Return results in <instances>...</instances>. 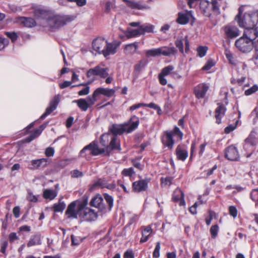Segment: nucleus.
Here are the masks:
<instances>
[{
    "label": "nucleus",
    "mask_w": 258,
    "mask_h": 258,
    "mask_svg": "<svg viewBox=\"0 0 258 258\" xmlns=\"http://www.w3.org/2000/svg\"><path fill=\"white\" fill-rule=\"evenodd\" d=\"M242 12L239 8L238 14L235 16L234 20L239 26L243 28H253L258 24V11L252 13H245L242 16Z\"/></svg>",
    "instance_id": "1"
},
{
    "label": "nucleus",
    "mask_w": 258,
    "mask_h": 258,
    "mask_svg": "<svg viewBox=\"0 0 258 258\" xmlns=\"http://www.w3.org/2000/svg\"><path fill=\"white\" fill-rule=\"evenodd\" d=\"M220 6L219 2L215 0H212L211 3L207 0H201L199 4L200 12L208 18H210L212 14L218 15L220 14Z\"/></svg>",
    "instance_id": "2"
},
{
    "label": "nucleus",
    "mask_w": 258,
    "mask_h": 258,
    "mask_svg": "<svg viewBox=\"0 0 258 258\" xmlns=\"http://www.w3.org/2000/svg\"><path fill=\"white\" fill-rule=\"evenodd\" d=\"M74 20L73 16H60L54 15L52 13L50 15L47 21V25L52 29H58L67 23Z\"/></svg>",
    "instance_id": "3"
},
{
    "label": "nucleus",
    "mask_w": 258,
    "mask_h": 258,
    "mask_svg": "<svg viewBox=\"0 0 258 258\" xmlns=\"http://www.w3.org/2000/svg\"><path fill=\"white\" fill-rule=\"evenodd\" d=\"M177 50L174 47H161L157 48H153L146 50V56L149 57H156L161 55L170 56L175 55Z\"/></svg>",
    "instance_id": "4"
},
{
    "label": "nucleus",
    "mask_w": 258,
    "mask_h": 258,
    "mask_svg": "<svg viewBox=\"0 0 258 258\" xmlns=\"http://www.w3.org/2000/svg\"><path fill=\"white\" fill-rule=\"evenodd\" d=\"M89 150L90 153L89 155L92 156H97L105 153V149L99 148L98 142L94 141L90 143L89 145L84 147L80 152L79 156L86 157L87 154L86 151Z\"/></svg>",
    "instance_id": "5"
},
{
    "label": "nucleus",
    "mask_w": 258,
    "mask_h": 258,
    "mask_svg": "<svg viewBox=\"0 0 258 258\" xmlns=\"http://www.w3.org/2000/svg\"><path fill=\"white\" fill-rule=\"evenodd\" d=\"M250 40L242 35L235 41V45L239 50L242 52H250L253 46L255 48V42Z\"/></svg>",
    "instance_id": "6"
},
{
    "label": "nucleus",
    "mask_w": 258,
    "mask_h": 258,
    "mask_svg": "<svg viewBox=\"0 0 258 258\" xmlns=\"http://www.w3.org/2000/svg\"><path fill=\"white\" fill-rule=\"evenodd\" d=\"M31 10L37 19H46L47 21L51 12L41 6L32 5Z\"/></svg>",
    "instance_id": "7"
},
{
    "label": "nucleus",
    "mask_w": 258,
    "mask_h": 258,
    "mask_svg": "<svg viewBox=\"0 0 258 258\" xmlns=\"http://www.w3.org/2000/svg\"><path fill=\"white\" fill-rule=\"evenodd\" d=\"M243 35L251 41L255 42V50L258 51V26L244 28Z\"/></svg>",
    "instance_id": "8"
},
{
    "label": "nucleus",
    "mask_w": 258,
    "mask_h": 258,
    "mask_svg": "<svg viewBox=\"0 0 258 258\" xmlns=\"http://www.w3.org/2000/svg\"><path fill=\"white\" fill-rule=\"evenodd\" d=\"M108 68H102L98 65L93 68L90 69L87 71L86 75L89 78L95 76H98L101 78H105L108 76Z\"/></svg>",
    "instance_id": "9"
},
{
    "label": "nucleus",
    "mask_w": 258,
    "mask_h": 258,
    "mask_svg": "<svg viewBox=\"0 0 258 258\" xmlns=\"http://www.w3.org/2000/svg\"><path fill=\"white\" fill-rule=\"evenodd\" d=\"M222 29L226 37L228 39H234L239 35V30L238 28L231 24L224 26Z\"/></svg>",
    "instance_id": "10"
},
{
    "label": "nucleus",
    "mask_w": 258,
    "mask_h": 258,
    "mask_svg": "<svg viewBox=\"0 0 258 258\" xmlns=\"http://www.w3.org/2000/svg\"><path fill=\"white\" fill-rule=\"evenodd\" d=\"M105 149V155L109 156L110 152L112 150L121 151V149L120 145V141L117 139V137L115 136H111L110 140L107 148Z\"/></svg>",
    "instance_id": "11"
},
{
    "label": "nucleus",
    "mask_w": 258,
    "mask_h": 258,
    "mask_svg": "<svg viewBox=\"0 0 258 258\" xmlns=\"http://www.w3.org/2000/svg\"><path fill=\"white\" fill-rule=\"evenodd\" d=\"M183 41L185 44V52L187 54L190 51V44L188 39V36L186 35L184 38L182 39L181 38H178L174 41V44L176 48L179 50V51L181 53H184L183 48Z\"/></svg>",
    "instance_id": "12"
},
{
    "label": "nucleus",
    "mask_w": 258,
    "mask_h": 258,
    "mask_svg": "<svg viewBox=\"0 0 258 258\" xmlns=\"http://www.w3.org/2000/svg\"><path fill=\"white\" fill-rule=\"evenodd\" d=\"M60 98L58 95L54 96L53 99L50 101L49 105L46 108L45 112L40 116V119H44L47 115L50 114L57 107Z\"/></svg>",
    "instance_id": "13"
},
{
    "label": "nucleus",
    "mask_w": 258,
    "mask_h": 258,
    "mask_svg": "<svg viewBox=\"0 0 258 258\" xmlns=\"http://www.w3.org/2000/svg\"><path fill=\"white\" fill-rule=\"evenodd\" d=\"M225 157L229 160L237 161L239 158V155L237 148L231 145L225 149Z\"/></svg>",
    "instance_id": "14"
},
{
    "label": "nucleus",
    "mask_w": 258,
    "mask_h": 258,
    "mask_svg": "<svg viewBox=\"0 0 258 258\" xmlns=\"http://www.w3.org/2000/svg\"><path fill=\"white\" fill-rule=\"evenodd\" d=\"M106 42L107 40L103 38L99 37L96 38L92 42L93 49L99 53L103 54V52H104L106 46Z\"/></svg>",
    "instance_id": "15"
},
{
    "label": "nucleus",
    "mask_w": 258,
    "mask_h": 258,
    "mask_svg": "<svg viewBox=\"0 0 258 258\" xmlns=\"http://www.w3.org/2000/svg\"><path fill=\"white\" fill-rule=\"evenodd\" d=\"M209 89V86L205 83H201L194 88V93L198 99L203 98Z\"/></svg>",
    "instance_id": "16"
},
{
    "label": "nucleus",
    "mask_w": 258,
    "mask_h": 258,
    "mask_svg": "<svg viewBox=\"0 0 258 258\" xmlns=\"http://www.w3.org/2000/svg\"><path fill=\"white\" fill-rule=\"evenodd\" d=\"M78 201H73L68 206L65 214L68 219H77L79 213L76 209Z\"/></svg>",
    "instance_id": "17"
},
{
    "label": "nucleus",
    "mask_w": 258,
    "mask_h": 258,
    "mask_svg": "<svg viewBox=\"0 0 258 258\" xmlns=\"http://www.w3.org/2000/svg\"><path fill=\"white\" fill-rule=\"evenodd\" d=\"M149 179L139 180L133 183V190L135 192H140L145 191L148 188Z\"/></svg>",
    "instance_id": "18"
},
{
    "label": "nucleus",
    "mask_w": 258,
    "mask_h": 258,
    "mask_svg": "<svg viewBox=\"0 0 258 258\" xmlns=\"http://www.w3.org/2000/svg\"><path fill=\"white\" fill-rule=\"evenodd\" d=\"M79 217L83 220L91 221L97 218V214L94 210L89 208H85L82 213H80Z\"/></svg>",
    "instance_id": "19"
},
{
    "label": "nucleus",
    "mask_w": 258,
    "mask_h": 258,
    "mask_svg": "<svg viewBox=\"0 0 258 258\" xmlns=\"http://www.w3.org/2000/svg\"><path fill=\"white\" fill-rule=\"evenodd\" d=\"M175 154L177 160L184 161L188 156V152L184 145H179L175 149Z\"/></svg>",
    "instance_id": "20"
},
{
    "label": "nucleus",
    "mask_w": 258,
    "mask_h": 258,
    "mask_svg": "<svg viewBox=\"0 0 258 258\" xmlns=\"http://www.w3.org/2000/svg\"><path fill=\"white\" fill-rule=\"evenodd\" d=\"M47 158L32 160L28 168L32 170L39 169L41 167L45 168L47 165Z\"/></svg>",
    "instance_id": "21"
},
{
    "label": "nucleus",
    "mask_w": 258,
    "mask_h": 258,
    "mask_svg": "<svg viewBox=\"0 0 258 258\" xmlns=\"http://www.w3.org/2000/svg\"><path fill=\"white\" fill-rule=\"evenodd\" d=\"M126 126H128L127 123H124L121 125L112 124L109 127V131L112 134V136L121 135L124 132H126Z\"/></svg>",
    "instance_id": "22"
},
{
    "label": "nucleus",
    "mask_w": 258,
    "mask_h": 258,
    "mask_svg": "<svg viewBox=\"0 0 258 258\" xmlns=\"http://www.w3.org/2000/svg\"><path fill=\"white\" fill-rule=\"evenodd\" d=\"M183 192L180 188H177L173 191L172 200L174 202H179V205L182 206L185 204Z\"/></svg>",
    "instance_id": "23"
},
{
    "label": "nucleus",
    "mask_w": 258,
    "mask_h": 258,
    "mask_svg": "<svg viewBox=\"0 0 258 258\" xmlns=\"http://www.w3.org/2000/svg\"><path fill=\"white\" fill-rule=\"evenodd\" d=\"M165 136L162 138V142L163 145L167 146L169 149L172 150L174 144V140L173 139L172 132L166 131L164 133Z\"/></svg>",
    "instance_id": "24"
},
{
    "label": "nucleus",
    "mask_w": 258,
    "mask_h": 258,
    "mask_svg": "<svg viewBox=\"0 0 258 258\" xmlns=\"http://www.w3.org/2000/svg\"><path fill=\"white\" fill-rule=\"evenodd\" d=\"M120 45V42H117L116 41H113L111 43H108L106 42V46L105 48L104 52H103V55L106 57L110 54H113L115 53L117 48Z\"/></svg>",
    "instance_id": "25"
},
{
    "label": "nucleus",
    "mask_w": 258,
    "mask_h": 258,
    "mask_svg": "<svg viewBox=\"0 0 258 258\" xmlns=\"http://www.w3.org/2000/svg\"><path fill=\"white\" fill-rule=\"evenodd\" d=\"M226 108L222 103H218V107L215 111V117L216 118V122L218 124L221 123V118L225 115Z\"/></svg>",
    "instance_id": "26"
},
{
    "label": "nucleus",
    "mask_w": 258,
    "mask_h": 258,
    "mask_svg": "<svg viewBox=\"0 0 258 258\" xmlns=\"http://www.w3.org/2000/svg\"><path fill=\"white\" fill-rule=\"evenodd\" d=\"M103 202V198L100 195H97L92 199L90 204L92 207L102 210L105 209V205Z\"/></svg>",
    "instance_id": "27"
},
{
    "label": "nucleus",
    "mask_w": 258,
    "mask_h": 258,
    "mask_svg": "<svg viewBox=\"0 0 258 258\" xmlns=\"http://www.w3.org/2000/svg\"><path fill=\"white\" fill-rule=\"evenodd\" d=\"M139 122V118L136 115L132 116L127 123L128 124L130 123V125L126 126V133H130L135 130L138 127Z\"/></svg>",
    "instance_id": "28"
},
{
    "label": "nucleus",
    "mask_w": 258,
    "mask_h": 258,
    "mask_svg": "<svg viewBox=\"0 0 258 258\" xmlns=\"http://www.w3.org/2000/svg\"><path fill=\"white\" fill-rule=\"evenodd\" d=\"M245 145L255 146L258 143V134L251 131L248 137L245 140Z\"/></svg>",
    "instance_id": "29"
},
{
    "label": "nucleus",
    "mask_w": 258,
    "mask_h": 258,
    "mask_svg": "<svg viewBox=\"0 0 258 258\" xmlns=\"http://www.w3.org/2000/svg\"><path fill=\"white\" fill-rule=\"evenodd\" d=\"M19 20L21 24L26 27H33L36 25V22L35 20L30 17H21Z\"/></svg>",
    "instance_id": "30"
},
{
    "label": "nucleus",
    "mask_w": 258,
    "mask_h": 258,
    "mask_svg": "<svg viewBox=\"0 0 258 258\" xmlns=\"http://www.w3.org/2000/svg\"><path fill=\"white\" fill-rule=\"evenodd\" d=\"M123 2L126 3L128 7L132 9L143 10L148 9V7L145 5H142L139 3L129 0H122Z\"/></svg>",
    "instance_id": "31"
},
{
    "label": "nucleus",
    "mask_w": 258,
    "mask_h": 258,
    "mask_svg": "<svg viewBox=\"0 0 258 258\" xmlns=\"http://www.w3.org/2000/svg\"><path fill=\"white\" fill-rule=\"evenodd\" d=\"M138 47L137 42L126 44L124 49V52L127 55L134 54Z\"/></svg>",
    "instance_id": "32"
},
{
    "label": "nucleus",
    "mask_w": 258,
    "mask_h": 258,
    "mask_svg": "<svg viewBox=\"0 0 258 258\" xmlns=\"http://www.w3.org/2000/svg\"><path fill=\"white\" fill-rule=\"evenodd\" d=\"M95 90L98 95L102 94L108 97L113 96L115 92L113 89L104 88L101 87L98 88Z\"/></svg>",
    "instance_id": "33"
},
{
    "label": "nucleus",
    "mask_w": 258,
    "mask_h": 258,
    "mask_svg": "<svg viewBox=\"0 0 258 258\" xmlns=\"http://www.w3.org/2000/svg\"><path fill=\"white\" fill-rule=\"evenodd\" d=\"M41 244V236L40 234H37L31 237L30 240L27 243V246L31 247L35 245Z\"/></svg>",
    "instance_id": "34"
},
{
    "label": "nucleus",
    "mask_w": 258,
    "mask_h": 258,
    "mask_svg": "<svg viewBox=\"0 0 258 258\" xmlns=\"http://www.w3.org/2000/svg\"><path fill=\"white\" fill-rule=\"evenodd\" d=\"M189 18L186 13L179 12L178 14V17L176 19V22L181 25H185L188 23Z\"/></svg>",
    "instance_id": "35"
},
{
    "label": "nucleus",
    "mask_w": 258,
    "mask_h": 258,
    "mask_svg": "<svg viewBox=\"0 0 258 258\" xmlns=\"http://www.w3.org/2000/svg\"><path fill=\"white\" fill-rule=\"evenodd\" d=\"M74 103H77L78 106L83 111H86L88 109L89 104H87V101L85 99H80L73 101Z\"/></svg>",
    "instance_id": "36"
},
{
    "label": "nucleus",
    "mask_w": 258,
    "mask_h": 258,
    "mask_svg": "<svg viewBox=\"0 0 258 258\" xmlns=\"http://www.w3.org/2000/svg\"><path fill=\"white\" fill-rule=\"evenodd\" d=\"M57 196V192L53 189H47L43 191V197L45 199L52 200Z\"/></svg>",
    "instance_id": "37"
},
{
    "label": "nucleus",
    "mask_w": 258,
    "mask_h": 258,
    "mask_svg": "<svg viewBox=\"0 0 258 258\" xmlns=\"http://www.w3.org/2000/svg\"><path fill=\"white\" fill-rule=\"evenodd\" d=\"M148 60L146 58H143L140 60L134 66V70L136 72L140 73L147 65Z\"/></svg>",
    "instance_id": "38"
},
{
    "label": "nucleus",
    "mask_w": 258,
    "mask_h": 258,
    "mask_svg": "<svg viewBox=\"0 0 258 258\" xmlns=\"http://www.w3.org/2000/svg\"><path fill=\"white\" fill-rule=\"evenodd\" d=\"M111 135L109 133H106L102 135L100 139V143L101 145L104 147V148H107V146L109 144V141L110 140Z\"/></svg>",
    "instance_id": "39"
},
{
    "label": "nucleus",
    "mask_w": 258,
    "mask_h": 258,
    "mask_svg": "<svg viewBox=\"0 0 258 258\" xmlns=\"http://www.w3.org/2000/svg\"><path fill=\"white\" fill-rule=\"evenodd\" d=\"M142 31H141L139 27L138 28L136 29L130 30L128 31L126 34V36L127 38L136 37L137 36L142 35Z\"/></svg>",
    "instance_id": "40"
},
{
    "label": "nucleus",
    "mask_w": 258,
    "mask_h": 258,
    "mask_svg": "<svg viewBox=\"0 0 258 258\" xmlns=\"http://www.w3.org/2000/svg\"><path fill=\"white\" fill-rule=\"evenodd\" d=\"M140 28L142 31V34H144L146 32H153L154 26L151 24H145L140 26Z\"/></svg>",
    "instance_id": "41"
},
{
    "label": "nucleus",
    "mask_w": 258,
    "mask_h": 258,
    "mask_svg": "<svg viewBox=\"0 0 258 258\" xmlns=\"http://www.w3.org/2000/svg\"><path fill=\"white\" fill-rule=\"evenodd\" d=\"M66 204L63 202H59L57 204H55L53 207V210L54 212H62L63 210L65 209Z\"/></svg>",
    "instance_id": "42"
},
{
    "label": "nucleus",
    "mask_w": 258,
    "mask_h": 258,
    "mask_svg": "<svg viewBox=\"0 0 258 258\" xmlns=\"http://www.w3.org/2000/svg\"><path fill=\"white\" fill-rule=\"evenodd\" d=\"M98 96L97 92L95 90L91 96H89L87 97V104H89L90 107L92 105H94L97 100V97Z\"/></svg>",
    "instance_id": "43"
},
{
    "label": "nucleus",
    "mask_w": 258,
    "mask_h": 258,
    "mask_svg": "<svg viewBox=\"0 0 258 258\" xmlns=\"http://www.w3.org/2000/svg\"><path fill=\"white\" fill-rule=\"evenodd\" d=\"M103 197L107 204L108 205V208L110 211L113 206V199L112 196L106 193L103 194Z\"/></svg>",
    "instance_id": "44"
},
{
    "label": "nucleus",
    "mask_w": 258,
    "mask_h": 258,
    "mask_svg": "<svg viewBox=\"0 0 258 258\" xmlns=\"http://www.w3.org/2000/svg\"><path fill=\"white\" fill-rule=\"evenodd\" d=\"M173 69L174 67L173 66L169 65L163 68L160 74L164 76L171 75Z\"/></svg>",
    "instance_id": "45"
},
{
    "label": "nucleus",
    "mask_w": 258,
    "mask_h": 258,
    "mask_svg": "<svg viewBox=\"0 0 258 258\" xmlns=\"http://www.w3.org/2000/svg\"><path fill=\"white\" fill-rule=\"evenodd\" d=\"M106 180L105 178H99L98 180L95 181L94 184H93L92 186L93 187H95L96 186H100L101 188H104L105 187L106 184Z\"/></svg>",
    "instance_id": "46"
},
{
    "label": "nucleus",
    "mask_w": 258,
    "mask_h": 258,
    "mask_svg": "<svg viewBox=\"0 0 258 258\" xmlns=\"http://www.w3.org/2000/svg\"><path fill=\"white\" fill-rule=\"evenodd\" d=\"M208 49V47L206 46H199L197 49L198 56H199L200 57H204L206 55Z\"/></svg>",
    "instance_id": "47"
},
{
    "label": "nucleus",
    "mask_w": 258,
    "mask_h": 258,
    "mask_svg": "<svg viewBox=\"0 0 258 258\" xmlns=\"http://www.w3.org/2000/svg\"><path fill=\"white\" fill-rule=\"evenodd\" d=\"M135 173V172L134 171V169L132 167L124 168L121 171V174L125 176L132 177Z\"/></svg>",
    "instance_id": "48"
},
{
    "label": "nucleus",
    "mask_w": 258,
    "mask_h": 258,
    "mask_svg": "<svg viewBox=\"0 0 258 258\" xmlns=\"http://www.w3.org/2000/svg\"><path fill=\"white\" fill-rule=\"evenodd\" d=\"M5 35L11 39L12 42H15L18 38V35L15 32H5Z\"/></svg>",
    "instance_id": "49"
},
{
    "label": "nucleus",
    "mask_w": 258,
    "mask_h": 258,
    "mask_svg": "<svg viewBox=\"0 0 258 258\" xmlns=\"http://www.w3.org/2000/svg\"><path fill=\"white\" fill-rule=\"evenodd\" d=\"M250 198L255 202V206H258V189H252L250 193Z\"/></svg>",
    "instance_id": "50"
},
{
    "label": "nucleus",
    "mask_w": 258,
    "mask_h": 258,
    "mask_svg": "<svg viewBox=\"0 0 258 258\" xmlns=\"http://www.w3.org/2000/svg\"><path fill=\"white\" fill-rule=\"evenodd\" d=\"M218 230L219 226L218 225L216 224L211 226L210 231L211 234L212 238H215L217 237Z\"/></svg>",
    "instance_id": "51"
},
{
    "label": "nucleus",
    "mask_w": 258,
    "mask_h": 258,
    "mask_svg": "<svg viewBox=\"0 0 258 258\" xmlns=\"http://www.w3.org/2000/svg\"><path fill=\"white\" fill-rule=\"evenodd\" d=\"M258 90V86L257 85H254L251 88L245 91L244 94L246 96L250 95Z\"/></svg>",
    "instance_id": "52"
},
{
    "label": "nucleus",
    "mask_w": 258,
    "mask_h": 258,
    "mask_svg": "<svg viewBox=\"0 0 258 258\" xmlns=\"http://www.w3.org/2000/svg\"><path fill=\"white\" fill-rule=\"evenodd\" d=\"M160 243L158 242L156 243L155 249L153 253V258H158L160 256Z\"/></svg>",
    "instance_id": "53"
},
{
    "label": "nucleus",
    "mask_w": 258,
    "mask_h": 258,
    "mask_svg": "<svg viewBox=\"0 0 258 258\" xmlns=\"http://www.w3.org/2000/svg\"><path fill=\"white\" fill-rule=\"evenodd\" d=\"M238 121L237 120L234 124H229L228 126L226 127L224 129V132L226 134H229L230 132L233 131L237 125Z\"/></svg>",
    "instance_id": "54"
},
{
    "label": "nucleus",
    "mask_w": 258,
    "mask_h": 258,
    "mask_svg": "<svg viewBox=\"0 0 258 258\" xmlns=\"http://www.w3.org/2000/svg\"><path fill=\"white\" fill-rule=\"evenodd\" d=\"M215 63L213 60H209L206 64L202 68V70L204 71H208L211 69L212 67L215 65Z\"/></svg>",
    "instance_id": "55"
},
{
    "label": "nucleus",
    "mask_w": 258,
    "mask_h": 258,
    "mask_svg": "<svg viewBox=\"0 0 258 258\" xmlns=\"http://www.w3.org/2000/svg\"><path fill=\"white\" fill-rule=\"evenodd\" d=\"M173 178L171 177H166L165 178L161 177V182L162 184L165 185H170L172 183Z\"/></svg>",
    "instance_id": "56"
},
{
    "label": "nucleus",
    "mask_w": 258,
    "mask_h": 258,
    "mask_svg": "<svg viewBox=\"0 0 258 258\" xmlns=\"http://www.w3.org/2000/svg\"><path fill=\"white\" fill-rule=\"evenodd\" d=\"M9 43V40L8 39L0 37V50H3Z\"/></svg>",
    "instance_id": "57"
},
{
    "label": "nucleus",
    "mask_w": 258,
    "mask_h": 258,
    "mask_svg": "<svg viewBox=\"0 0 258 258\" xmlns=\"http://www.w3.org/2000/svg\"><path fill=\"white\" fill-rule=\"evenodd\" d=\"M229 213L234 218L237 215V210L235 206H231L229 207Z\"/></svg>",
    "instance_id": "58"
},
{
    "label": "nucleus",
    "mask_w": 258,
    "mask_h": 258,
    "mask_svg": "<svg viewBox=\"0 0 258 258\" xmlns=\"http://www.w3.org/2000/svg\"><path fill=\"white\" fill-rule=\"evenodd\" d=\"M142 228H143V230L142 231L143 236H144L145 234L149 235V236L151 235V233H152L153 230L150 226L149 225L146 227H143Z\"/></svg>",
    "instance_id": "59"
},
{
    "label": "nucleus",
    "mask_w": 258,
    "mask_h": 258,
    "mask_svg": "<svg viewBox=\"0 0 258 258\" xmlns=\"http://www.w3.org/2000/svg\"><path fill=\"white\" fill-rule=\"evenodd\" d=\"M172 133L173 134V136H177L179 137L180 140H182L183 134L178 127L175 126Z\"/></svg>",
    "instance_id": "60"
},
{
    "label": "nucleus",
    "mask_w": 258,
    "mask_h": 258,
    "mask_svg": "<svg viewBox=\"0 0 258 258\" xmlns=\"http://www.w3.org/2000/svg\"><path fill=\"white\" fill-rule=\"evenodd\" d=\"M131 162L134 167L138 169L139 170L142 171L143 170L144 167V165L141 164L140 163L136 161V159H132Z\"/></svg>",
    "instance_id": "61"
},
{
    "label": "nucleus",
    "mask_w": 258,
    "mask_h": 258,
    "mask_svg": "<svg viewBox=\"0 0 258 258\" xmlns=\"http://www.w3.org/2000/svg\"><path fill=\"white\" fill-rule=\"evenodd\" d=\"M54 150L52 147H48L45 149V154L48 157L53 156L54 155Z\"/></svg>",
    "instance_id": "62"
},
{
    "label": "nucleus",
    "mask_w": 258,
    "mask_h": 258,
    "mask_svg": "<svg viewBox=\"0 0 258 258\" xmlns=\"http://www.w3.org/2000/svg\"><path fill=\"white\" fill-rule=\"evenodd\" d=\"M77 210L78 211V213L80 214L83 212L84 210H85V207L87 206L83 204L82 202H78L77 203Z\"/></svg>",
    "instance_id": "63"
},
{
    "label": "nucleus",
    "mask_w": 258,
    "mask_h": 258,
    "mask_svg": "<svg viewBox=\"0 0 258 258\" xmlns=\"http://www.w3.org/2000/svg\"><path fill=\"white\" fill-rule=\"evenodd\" d=\"M90 91L89 86H85V87L79 91L78 95L80 96L86 95L89 94Z\"/></svg>",
    "instance_id": "64"
}]
</instances>
